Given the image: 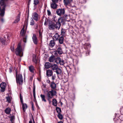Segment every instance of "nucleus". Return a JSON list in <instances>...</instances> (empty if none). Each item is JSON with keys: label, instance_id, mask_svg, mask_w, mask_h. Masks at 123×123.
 Instances as JSON below:
<instances>
[{"label": "nucleus", "instance_id": "41", "mask_svg": "<svg viewBox=\"0 0 123 123\" xmlns=\"http://www.w3.org/2000/svg\"><path fill=\"white\" fill-rule=\"evenodd\" d=\"M0 41H1L3 44L6 41L3 39L0 38Z\"/></svg>", "mask_w": 123, "mask_h": 123}, {"label": "nucleus", "instance_id": "29", "mask_svg": "<svg viewBox=\"0 0 123 123\" xmlns=\"http://www.w3.org/2000/svg\"><path fill=\"white\" fill-rule=\"evenodd\" d=\"M33 61L34 62L36 63L37 62V59L36 58V56L34 55L33 56Z\"/></svg>", "mask_w": 123, "mask_h": 123}, {"label": "nucleus", "instance_id": "4", "mask_svg": "<svg viewBox=\"0 0 123 123\" xmlns=\"http://www.w3.org/2000/svg\"><path fill=\"white\" fill-rule=\"evenodd\" d=\"M47 98H51L53 96L55 95L56 92L55 91L51 90L50 91H47Z\"/></svg>", "mask_w": 123, "mask_h": 123}, {"label": "nucleus", "instance_id": "25", "mask_svg": "<svg viewBox=\"0 0 123 123\" xmlns=\"http://www.w3.org/2000/svg\"><path fill=\"white\" fill-rule=\"evenodd\" d=\"M40 97L41 98L42 101H43L44 102H46V100L45 99V96L44 95L41 94L40 95Z\"/></svg>", "mask_w": 123, "mask_h": 123}, {"label": "nucleus", "instance_id": "47", "mask_svg": "<svg viewBox=\"0 0 123 123\" xmlns=\"http://www.w3.org/2000/svg\"><path fill=\"white\" fill-rule=\"evenodd\" d=\"M20 101H21V103L22 104H24L23 99L22 98L20 99Z\"/></svg>", "mask_w": 123, "mask_h": 123}, {"label": "nucleus", "instance_id": "1", "mask_svg": "<svg viewBox=\"0 0 123 123\" xmlns=\"http://www.w3.org/2000/svg\"><path fill=\"white\" fill-rule=\"evenodd\" d=\"M61 25L58 23H56L50 22L48 24V28L50 30H54L55 28L56 29L59 30L60 28Z\"/></svg>", "mask_w": 123, "mask_h": 123}, {"label": "nucleus", "instance_id": "7", "mask_svg": "<svg viewBox=\"0 0 123 123\" xmlns=\"http://www.w3.org/2000/svg\"><path fill=\"white\" fill-rule=\"evenodd\" d=\"M55 62L57 64H59L61 65H63L64 64V61L59 57L56 58L55 60Z\"/></svg>", "mask_w": 123, "mask_h": 123}, {"label": "nucleus", "instance_id": "48", "mask_svg": "<svg viewBox=\"0 0 123 123\" xmlns=\"http://www.w3.org/2000/svg\"><path fill=\"white\" fill-rule=\"evenodd\" d=\"M9 70L10 73H11L12 72V68H9Z\"/></svg>", "mask_w": 123, "mask_h": 123}, {"label": "nucleus", "instance_id": "30", "mask_svg": "<svg viewBox=\"0 0 123 123\" xmlns=\"http://www.w3.org/2000/svg\"><path fill=\"white\" fill-rule=\"evenodd\" d=\"M63 20V18L62 17H60L58 20V22H57L56 23H59L60 24H61V23H62Z\"/></svg>", "mask_w": 123, "mask_h": 123}, {"label": "nucleus", "instance_id": "51", "mask_svg": "<svg viewBox=\"0 0 123 123\" xmlns=\"http://www.w3.org/2000/svg\"><path fill=\"white\" fill-rule=\"evenodd\" d=\"M35 26H36V27H35V28L36 29H37L38 28V26L37 24H36L35 25Z\"/></svg>", "mask_w": 123, "mask_h": 123}, {"label": "nucleus", "instance_id": "42", "mask_svg": "<svg viewBox=\"0 0 123 123\" xmlns=\"http://www.w3.org/2000/svg\"><path fill=\"white\" fill-rule=\"evenodd\" d=\"M39 37L40 39H41L42 38V33L40 31L39 32Z\"/></svg>", "mask_w": 123, "mask_h": 123}, {"label": "nucleus", "instance_id": "37", "mask_svg": "<svg viewBox=\"0 0 123 123\" xmlns=\"http://www.w3.org/2000/svg\"><path fill=\"white\" fill-rule=\"evenodd\" d=\"M57 116L60 119H62L63 118L62 116L60 114H58Z\"/></svg>", "mask_w": 123, "mask_h": 123}, {"label": "nucleus", "instance_id": "55", "mask_svg": "<svg viewBox=\"0 0 123 123\" xmlns=\"http://www.w3.org/2000/svg\"><path fill=\"white\" fill-rule=\"evenodd\" d=\"M29 123H32V121L31 120L29 121Z\"/></svg>", "mask_w": 123, "mask_h": 123}, {"label": "nucleus", "instance_id": "13", "mask_svg": "<svg viewBox=\"0 0 123 123\" xmlns=\"http://www.w3.org/2000/svg\"><path fill=\"white\" fill-rule=\"evenodd\" d=\"M72 0H63V2L64 5L67 7L69 4H70Z\"/></svg>", "mask_w": 123, "mask_h": 123}, {"label": "nucleus", "instance_id": "36", "mask_svg": "<svg viewBox=\"0 0 123 123\" xmlns=\"http://www.w3.org/2000/svg\"><path fill=\"white\" fill-rule=\"evenodd\" d=\"M6 98L7 100V101L8 102V103H10L11 102V100L10 97L8 96L6 97Z\"/></svg>", "mask_w": 123, "mask_h": 123}, {"label": "nucleus", "instance_id": "43", "mask_svg": "<svg viewBox=\"0 0 123 123\" xmlns=\"http://www.w3.org/2000/svg\"><path fill=\"white\" fill-rule=\"evenodd\" d=\"M51 98H47V99L49 101V104H50L51 103Z\"/></svg>", "mask_w": 123, "mask_h": 123}, {"label": "nucleus", "instance_id": "59", "mask_svg": "<svg viewBox=\"0 0 123 123\" xmlns=\"http://www.w3.org/2000/svg\"><path fill=\"white\" fill-rule=\"evenodd\" d=\"M18 61L19 62H20V60H19Z\"/></svg>", "mask_w": 123, "mask_h": 123}, {"label": "nucleus", "instance_id": "26", "mask_svg": "<svg viewBox=\"0 0 123 123\" xmlns=\"http://www.w3.org/2000/svg\"><path fill=\"white\" fill-rule=\"evenodd\" d=\"M20 15H19L17 16L16 19L13 22V23H18L20 20Z\"/></svg>", "mask_w": 123, "mask_h": 123}, {"label": "nucleus", "instance_id": "6", "mask_svg": "<svg viewBox=\"0 0 123 123\" xmlns=\"http://www.w3.org/2000/svg\"><path fill=\"white\" fill-rule=\"evenodd\" d=\"M56 13L57 15L61 16L63 15L65 13L64 9H59L57 10L56 11Z\"/></svg>", "mask_w": 123, "mask_h": 123}, {"label": "nucleus", "instance_id": "56", "mask_svg": "<svg viewBox=\"0 0 123 123\" xmlns=\"http://www.w3.org/2000/svg\"><path fill=\"white\" fill-rule=\"evenodd\" d=\"M32 108L33 110H34V106H32Z\"/></svg>", "mask_w": 123, "mask_h": 123}, {"label": "nucleus", "instance_id": "40", "mask_svg": "<svg viewBox=\"0 0 123 123\" xmlns=\"http://www.w3.org/2000/svg\"><path fill=\"white\" fill-rule=\"evenodd\" d=\"M57 52H58L56 50H55L54 51L53 53L55 56H57L58 54Z\"/></svg>", "mask_w": 123, "mask_h": 123}, {"label": "nucleus", "instance_id": "14", "mask_svg": "<svg viewBox=\"0 0 123 123\" xmlns=\"http://www.w3.org/2000/svg\"><path fill=\"white\" fill-rule=\"evenodd\" d=\"M51 67L52 69L53 70H56L59 68H58V66L55 64L51 65Z\"/></svg>", "mask_w": 123, "mask_h": 123}, {"label": "nucleus", "instance_id": "21", "mask_svg": "<svg viewBox=\"0 0 123 123\" xmlns=\"http://www.w3.org/2000/svg\"><path fill=\"white\" fill-rule=\"evenodd\" d=\"M51 7L53 9H55L57 8V5L55 3H52L51 4Z\"/></svg>", "mask_w": 123, "mask_h": 123}, {"label": "nucleus", "instance_id": "16", "mask_svg": "<svg viewBox=\"0 0 123 123\" xmlns=\"http://www.w3.org/2000/svg\"><path fill=\"white\" fill-rule=\"evenodd\" d=\"M56 72L57 75V77H59V75H60L62 73V71L60 68H59L58 69L55 70Z\"/></svg>", "mask_w": 123, "mask_h": 123}, {"label": "nucleus", "instance_id": "24", "mask_svg": "<svg viewBox=\"0 0 123 123\" xmlns=\"http://www.w3.org/2000/svg\"><path fill=\"white\" fill-rule=\"evenodd\" d=\"M59 43L61 44L63 43L64 41V38L62 36L59 39Z\"/></svg>", "mask_w": 123, "mask_h": 123}, {"label": "nucleus", "instance_id": "8", "mask_svg": "<svg viewBox=\"0 0 123 123\" xmlns=\"http://www.w3.org/2000/svg\"><path fill=\"white\" fill-rule=\"evenodd\" d=\"M32 17L33 19L36 21H38L40 18L36 12H34L32 13Z\"/></svg>", "mask_w": 123, "mask_h": 123}, {"label": "nucleus", "instance_id": "52", "mask_svg": "<svg viewBox=\"0 0 123 123\" xmlns=\"http://www.w3.org/2000/svg\"><path fill=\"white\" fill-rule=\"evenodd\" d=\"M31 105H32V106H34V104H33V102H31Z\"/></svg>", "mask_w": 123, "mask_h": 123}, {"label": "nucleus", "instance_id": "54", "mask_svg": "<svg viewBox=\"0 0 123 123\" xmlns=\"http://www.w3.org/2000/svg\"><path fill=\"white\" fill-rule=\"evenodd\" d=\"M47 82L48 83H49L50 82V81L49 80H47Z\"/></svg>", "mask_w": 123, "mask_h": 123}, {"label": "nucleus", "instance_id": "12", "mask_svg": "<svg viewBox=\"0 0 123 123\" xmlns=\"http://www.w3.org/2000/svg\"><path fill=\"white\" fill-rule=\"evenodd\" d=\"M53 74V71L52 70L50 69H48L46 71V75L48 76H50Z\"/></svg>", "mask_w": 123, "mask_h": 123}, {"label": "nucleus", "instance_id": "53", "mask_svg": "<svg viewBox=\"0 0 123 123\" xmlns=\"http://www.w3.org/2000/svg\"><path fill=\"white\" fill-rule=\"evenodd\" d=\"M20 99L22 98V97L21 96V94H20Z\"/></svg>", "mask_w": 123, "mask_h": 123}, {"label": "nucleus", "instance_id": "22", "mask_svg": "<svg viewBox=\"0 0 123 123\" xmlns=\"http://www.w3.org/2000/svg\"><path fill=\"white\" fill-rule=\"evenodd\" d=\"M59 37V35L58 33H56L53 36L54 39L55 40H57Z\"/></svg>", "mask_w": 123, "mask_h": 123}, {"label": "nucleus", "instance_id": "5", "mask_svg": "<svg viewBox=\"0 0 123 123\" xmlns=\"http://www.w3.org/2000/svg\"><path fill=\"white\" fill-rule=\"evenodd\" d=\"M25 32L24 30V28H23L21 30L20 33V35L23 37V41L25 43L26 42L27 36L25 34Z\"/></svg>", "mask_w": 123, "mask_h": 123}, {"label": "nucleus", "instance_id": "38", "mask_svg": "<svg viewBox=\"0 0 123 123\" xmlns=\"http://www.w3.org/2000/svg\"><path fill=\"white\" fill-rule=\"evenodd\" d=\"M39 3L38 0H34V4L35 5Z\"/></svg>", "mask_w": 123, "mask_h": 123}, {"label": "nucleus", "instance_id": "9", "mask_svg": "<svg viewBox=\"0 0 123 123\" xmlns=\"http://www.w3.org/2000/svg\"><path fill=\"white\" fill-rule=\"evenodd\" d=\"M0 86L1 88V92H4L5 90L6 86V84L5 82H3L0 84Z\"/></svg>", "mask_w": 123, "mask_h": 123}, {"label": "nucleus", "instance_id": "20", "mask_svg": "<svg viewBox=\"0 0 123 123\" xmlns=\"http://www.w3.org/2000/svg\"><path fill=\"white\" fill-rule=\"evenodd\" d=\"M44 67L48 69L51 67V65L49 63V62H47L45 63L44 65Z\"/></svg>", "mask_w": 123, "mask_h": 123}, {"label": "nucleus", "instance_id": "50", "mask_svg": "<svg viewBox=\"0 0 123 123\" xmlns=\"http://www.w3.org/2000/svg\"><path fill=\"white\" fill-rule=\"evenodd\" d=\"M14 48L13 47L11 48V50L12 51H14Z\"/></svg>", "mask_w": 123, "mask_h": 123}, {"label": "nucleus", "instance_id": "2", "mask_svg": "<svg viewBox=\"0 0 123 123\" xmlns=\"http://www.w3.org/2000/svg\"><path fill=\"white\" fill-rule=\"evenodd\" d=\"M15 53L16 55L20 57H22L23 56V53L20 43H19L18 45L17 48L15 51Z\"/></svg>", "mask_w": 123, "mask_h": 123}, {"label": "nucleus", "instance_id": "19", "mask_svg": "<svg viewBox=\"0 0 123 123\" xmlns=\"http://www.w3.org/2000/svg\"><path fill=\"white\" fill-rule=\"evenodd\" d=\"M55 44V42L54 40H51L50 42L49 45L51 47H53Z\"/></svg>", "mask_w": 123, "mask_h": 123}, {"label": "nucleus", "instance_id": "35", "mask_svg": "<svg viewBox=\"0 0 123 123\" xmlns=\"http://www.w3.org/2000/svg\"><path fill=\"white\" fill-rule=\"evenodd\" d=\"M33 97L34 98H36V93L35 91V87H34L33 89Z\"/></svg>", "mask_w": 123, "mask_h": 123}, {"label": "nucleus", "instance_id": "45", "mask_svg": "<svg viewBox=\"0 0 123 123\" xmlns=\"http://www.w3.org/2000/svg\"><path fill=\"white\" fill-rule=\"evenodd\" d=\"M45 21L44 23V25H46L47 24V20H46V19H46V18H45Z\"/></svg>", "mask_w": 123, "mask_h": 123}, {"label": "nucleus", "instance_id": "11", "mask_svg": "<svg viewBox=\"0 0 123 123\" xmlns=\"http://www.w3.org/2000/svg\"><path fill=\"white\" fill-rule=\"evenodd\" d=\"M56 50L57 51L58 53L60 55H61L63 53L62 49L60 46H58V47L57 49Z\"/></svg>", "mask_w": 123, "mask_h": 123}, {"label": "nucleus", "instance_id": "3", "mask_svg": "<svg viewBox=\"0 0 123 123\" xmlns=\"http://www.w3.org/2000/svg\"><path fill=\"white\" fill-rule=\"evenodd\" d=\"M16 81L17 84L22 85L23 82V79L22 75L21 74H18L17 71H16Z\"/></svg>", "mask_w": 123, "mask_h": 123}, {"label": "nucleus", "instance_id": "34", "mask_svg": "<svg viewBox=\"0 0 123 123\" xmlns=\"http://www.w3.org/2000/svg\"><path fill=\"white\" fill-rule=\"evenodd\" d=\"M56 109L57 112L58 113V114H60V112L61 111V109L60 108L58 107H56Z\"/></svg>", "mask_w": 123, "mask_h": 123}, {"label": "nucleus", "instance_id": "10", "mask_svg": "<svg viewBox=\"0 0 123 123\" xmlns=\"http://www.w3.org/2000/svg\"><path fill=\"white\" fill-rule=\"evenodd\" d=\"M32 38L34 43L36 44H37L38 42V41L35 35L33 34V36L32 37Z\"/></svg>", "mask_w": 123, "mask_h": 123}, {"label": "nucleus", "instance_id": "23", "mask_svg": "<svg viewBox=\"0 0 123 123\" xmlns=\"http://www.w3.org/2000/svg\"><path fill=\"white\" fill-rule=\"evenodd\" d=\"M55 60V57L54 56H50L49 59V61L50 62H53Z\"/></svg>", "mask_w": 123, "mask_h": 123}, {"label": "nucleus", "instance_id": "46", "mask_svg": "<svg viewBox=\"0 0 123 123\" xmlns=\"http://www.w3.org/2000/svg\"><path fill=\"white\" fill-rule=\"evenodd\" d=\"M55 76H52V79L53 80H54L55 79Z\"/></svg>", "mask_w": 123, "mask_h": 123}, {"label": "nucleus", "instance_id": "32", "mask_svg": "<svg viewBox=\"0 0 123 123\" xmlns=\"http://www.w3.org/2000/svg\"><path fill=\"white\" fill-rule=\"evenodd\" d=\"M35 24V22L32 18H31L30 22V25H33Z\"/></svg>", "mask_w": 123, "mask_h": 123}, {"label": "nucleus", "instance_id": "28", "mask_svg": "<svg viewBox=\"0 0 123 123\" xmlns=\"http://www.w3.org/2000/svg\"><path fill=\"white\" fill-rule=\"evenodd\" d=\"M5 9L3 8L1 10L0 15L1 16H3L4 14Z\"/></svg>", "mask_w": 123, "mask_h": 123}, {"label": "nucleus", "instance_id": "44", "mask_svg": "<svg viewBox=\"0 0 123 123\" xmlns=\"http://www.w3.org/2000/svg\"><path fill=\"white\" fill-rule=\"evenodd\" d=\"M52 2L53 3H56L58 2V0H52Z\"/></svg>", "mask_w": 123, "mask_h": 123}, {"label": "nucleus", "instance_id": "17", "mask_svg": "<svg viewBox=\"0 0 123 123\" xmlns=\"http://www.w3.org/2000/svg\"><path fill=\"white\" fill-rule=\"evenodd\" d=\"M29 69L30 72L33 73L35 71V69L34 67L32 65H31L29 67Z\"/></svg>", "mask_w": 123, "mask_h": 123}, {"label": "nucleus", "instance_id": "58", "mask_svg": "<svg viewBox=\"0 0 123 123\" xmlns=\"http://www.w3.org/2000/svg\"><path fill=\"white\" fill-rule=\"evenodd\" d=\"M1 21L2 22H3L4 20V19L3 18H2L1 19Z\"/></svg>", "mask_w": 123, "mask_h": 123}, {"label": "nucleus", "instance_id": "18", "mask_svg": "<svg viewBox=\"0 0 123 123\" xmlns=\"http://www.w3.org/2000/svg\"><path fill=\"white\" fill-rule=\"evenodd\" d=\"M11 109L9 108H7L5 110V112L7 114H9L10 113Z\"/></svg>", "mask_w": 123, "mask_h": 123}, {"label": "nucleus", "instance_id": "39", "mask_svg": "<svg viewBox=\"0 0 123 123\" xmlns=\"http://www.w3.org/2000/svg\"><path fill=\"white\" fill-rule=\"evenodd\" d=\"M48 15V16H50L51 15V13L50 10H47V11Z\"/></svg>", "mask_w": 123, "mask_h": 123}, {"label": "nucleus", "instance_id": "31", "mask_svg": "<svg viewBox=\"0 0 123 123\" xmlns=\"http://www.w3.org/2000/svg\"><path fill=\"white\" fill-rule=\"evenodd\" d=\"M22 105L23 109L24 111H25V110L27 108L26 105L25 103L23 104Z\"/></svg>", "mask_w": 123, "mask_h": 123}, {"label": "nucleus", "instance_id": "15", "mask_svg": "<svg viewBox=\"0 0 123 123\" xmlns=\"http://www.w3.org/2000/svg\"><path fill=\"white\" fill-rule=\"evenodd\" d=\"M56 84L53 81L51 82L50 86L51 88L53 89H55L56 88Z\"/></svg>", "mask_w": 123, "mask_h": 123}, {"label": "nucleus", "instance_id": "57", "mask_svg": "<svg viewBox=\"0 0 123 123\" xmlns=\"http://www.w3.org/2000/svg\"><path fill=\"white\" fill-rule=\"evenodd\" d=\"M58 123H63V122H62L61 121L58 122Z\"/></svg>", "mask_w": 123, "mask_h": 123}, {"label": "nucleus", "instance_id": "49", "mask_svg": "<svg viewBox=\"0 0 123 123\" xmlns=\"http://www.w3.org/2000/svg\"><path fill=\"white\" fill-rule=\"evenodd\" d=\"M14 117H11L10 120L12 121L14 119Z\"/></svg>", "mask_w": 123, "mask_h": 123}, {"label": "nucleus", "instance_id": "33", "mask_svg": "<svg viewBox=\"0 0 123 123\" xmlns=\"http://www.w3.org/2000/svg\"><path fill=\"white\" fill-rule=\"evenodd\" d=\"M66 31L64 29H62L61 31V34L62 36H64L65 33Z\"/></svg>", "mask_w": 123, "mask_h": 123}, {"label": "nucleus", "instance_id": "27", "mask_svg": "<svg viewBox=\"0 0 123 123\" xmlns=\"http://www.w3.org/2000/svg\"><path fill=\"white\" fill-rule=\"evenodd\" d=\"M53 105L55 106H56L57 105V101L55 99H54L52 101Z\"/></svg>", "mask_w": 123, "mask_h": 123}]
</instances>
